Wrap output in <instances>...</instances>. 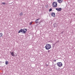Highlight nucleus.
<instances>
[{"label": "nucleus", "instance_id": "obj_16", "mask_svg": "<svg viewBox=\"0 0 75 75\" xmlns=\"http://www.w3.org/2000/svg\"><path fill=\"white\" fill-rule=\"evenodd\" d=\"M42 23V21H40L39 22V24H40V23Z\"/></svg>", "mask_w": 75, "mask_h": 75}, {"label": "nucleus", "instance_id": "obj_21", "mask_svg": "<svg viewBox=\"0 0 75 75\" xmlns=\"http://www.w3.org/2000/svg\"><path fill=\"white\" fill-rule=\"evenodd\" d=\"M47 66H48V65H46V67H47Z\"/></svg>", "mask_w": 75, "mask_h": 75}, {"label": "nucleus", "instance_id": "obj_17", "mask_svg": "<svg viewBox=\"0 0 75 75\" xmlns=\"http://www.w3.org/2000/svg\"><path fill=\"white\" fill-rule=\"evenodd\" d=\"M52 11V8H50L49 9V11Z\"/></svg>", "mask_w": 75, "mask_h": 75}, {"label": "nucleus", "instance_id": "obj_1", "mask_svg": "<svg viewBox=\"0 0 75 75\" xmlns=\"http://www.w3.org/2000/svg\"><path fill=\"white\" fill-rule=\"evenodd\" d=\"M51 48V45L50 44L47 43L46 45V46H45V48L46 50H50Z\"/></svg>", "mask_w": 75, "mask_h": 75}, {"label": "nucleus", "instance_id": "obj_20", "mask_svg": "<svg viewBox=\"0 0 75 75\" xmlns=\"http://www.w3.org/2000/svg\"><path fill=\"white\" fill-rule=\"evenodd\" d=\"M47 66H48V65H46V67H47Z\"/></svg>", "mask_w": 75, "mask_h": 75}, {"label": "nucleus", "instance_id": "obj_8", "mask_svg": "<svg viewBox=\"0 0 75 75\" xmlns=\"http://www.w3.org/2000/svg\"><path fill=\"white\" fill-rule=\"evenodd\" d=\"M35 22L36 24H37V23H39V21L38 20V19H37V20H35Z\"/></svg>", "mask_w": 75, "mask_h": 75}, {"label": "nucleus", "instance_id": "obj_15", "mask_svg": "<svg viewBox=\"0 0 75 75\" xmlns=\"http://www.w3.org/2000/svg\"><path fill=\"white\" fill-rule=\"evenodd\" d=\"M33 22H31L29 24L30 25H31V24H32V23H33Z\"/></svg>", "mask_w": 75, "mask_h": 75}, {"label": "nucleus", "instance_id": "obj_9", "mask_svg": "<svg viewBox=\"0 0 75 75\" xmlns=\"http://www.w3.org/2000/svg\"><path fill=\"white\" fill-rule=\"evenodd\" d=\"M11 54L12 56L14 57V52H13L11 53Z\"/></svg>", "mask_w": 75, "mask_h": 75}, {"label": "nucleus", "instance_id": "obj_7", "mask_svg": "<svg viewBox=\"0 0 75 75\" xmlns=\"http://www.w3.org/2000/svg\"><path fill=\"white\" fill-rule=\"evenodd\" d=\"M57 1L58 3H62V1H63V0H58Z\"/></svg>", "mask_w": 75, "mask_h": 75}, {"label": "nucleus", "instance_id": "obj_2", "mask_svg": "<svg viewBox=\"0 0 75 75\" xmlns=\"http://www.w3.org/2000/svg\"><path fill=\"white\" fill-rule=\"evenodd\" d=\"M27 30L26 29H21L18 32V33H23V34H25V32H27Z\"/></svg>", "mask_w": 75, "mask_h": 75}, {"label": "nucleus", "instance_id": "obj_10", "mask_svg": "<svg viewBox=\"0 0 75 75\" xmlns=\"http://www.w3.org/2000/svg\"><path fill=\"white\" fill-rule=\"evenodd\" d=\"M53 25L54 26V27H57V25L56 23H54L53 24Z\"/></svg>", "mask_w": 75, "mask_h": 75}, {"label": "nucleus", "instance_id": "obj_6", "mask_svg": "<svg viewBox=\"0 0 75 75\" xmlns=\"http://www.w3.org/2000/svg\"><path fill=\"white\" fill-rule=\"evenodd\" d=\"M56 10H57V11H61V10H62V8H56Z\"/></svg>", "mask_w": 75, "mask_h": 75}, {"label": "nucleus", "instance_id": "obj_18", "mask_svg": "<svg viewBox=\"0 0 75 75\" xmlns=\"http://www.w3.org/2000/svg\"><path fill=\"white\" fill-rule=\"evenodd\" d=\"M54 62H56V60H54Z\"/></svg>", "mask_w": 75, "mask_h": 75}, {"label": "nucleus", "instance_id": "obj_11", "mask_svg": "<svg viewBox=\"0 0 75 75\" xmlns=\"http://www.w3.org/2000/svg\"><path fill=\"white\" fill-rule=\"evenodd\" d=\"M3 36V33H0V38H1V37Z\"/></svg>", "mask_w": 75, "mask_h": 75}, {"label": "nucleus", "instance_id": "obj_12", "mask_svg": "<svg viewBox=\"0 0 75 75\" xmlns=\"http://www.w3.org/2000/svg\"><path fill=\"white\" fill-rule=\"evenodd\" d=\"M8 61H6V62L5 64L6 65H8Z\"/></svg>", "mask_w": 75, "mask_h": 75}, {"label": "nucleus", "instance_id": "obj_4", "mask_svg": "<svg viewBox=\"0 0 75 75\" xmlns=\"http://www.w3.org/2000/svg\"><path fill=\"white\" fill-rule=\"evenodd\" d=\"M52 6L53 7H57V6H58L57 3L55 2H54L53 3Z\"/></svg>", "mask_w": 75, "mask_h": 75}, {"label": "nucleus", "instance_id": "obj_14", "mask_svg": "<svg viewBox=\"0 0 75 75\" xmlns=\"http://www.w3.org/2000/svg\"><path fill=\"white\" fill-rule=\"evenodd\" d=\"M1 3L2 4H4V5L6 4V3H5V2H2Z\"/></svg>", "mask_w": 75, "mask_h": 75}, {"label": "nucleus", "instance_id": "obj_3", "mask_svg": "<svg viewBox=\"0 0 75 75\" xmlns=\"http://www.w3.org/2000/svg\"><path fill=\"white\" fill-rule=\"evenodd\" d=\"M57 65L59 67H62V63H61V62H59L57 63Z\"/></svg>", "mask_w": 75, "mask_h": 75}, {"label": "nucleus", "instance_id": "obj_19", "mask_svg": "<svg viewBox=\"0 0 75 75\" xmlns=\"http://www.w3.org/2000/svg\"><path fill=\"white\" fill-rule=\"evenodd\" d=\"M37 20H40V18H38V19H37Z\"/></svg>", "mask_w": 75, "mask_h": 75}, {"label": "nucleus", "instance_id": "obj_13", "mask_svg": "<svg viewBox=\"0 0 75 75\" xmlns=\"http://www.w3.org/2000/svg\"><path fill=\"white\" fill-rule=\"evenodd\" d=\"M20 16H23V13L21 12V13H20L19 14Z\"/></svg>", "mask_w": 75, "mask_h": 75}, {"label": "nucleus", "instance_id": "obj_5", "mask_svg": "<svg viewBox=\"0 0 75 75\" xmlns=\"http://www.w3.org/2000/svg\"><path fill=\"white\" fill-rule=\"evenodd\" d=\"M51 15L52 17H55V13H51Z\"/></svg>", "mask_w": 75, "mask_h": 75}]
</instances>
